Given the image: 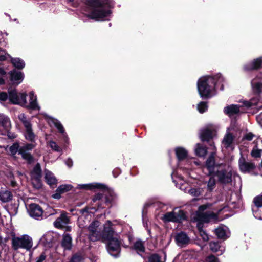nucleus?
I'll use <instances>...</instances> for the list:
<instances>
[{
    "mask_svg": "<svg viewBox=\"0 0 262 262\" xmlns=\"http://www.w3.org/2000/svg\"><path fill=\"white\" fill-rule=\"evenodd\" d=\"M206 185L204 188L207 192H212L215 188L216 180L213 176H211L208 181H206L205 183Z\"/></svg>",
    "mask_w": 262,
    "mask_h": 262,
    "instance_id": "nucleus-36",
    "label": "nucleus"
},
{
    "mask_svg": "<svg viewBox=\"0 0 262 262\" xmlns=\"http://www.w3.org/2000/svg\"><path fill=\"white\" fill-rule=\"evenodd\" d=\"M262 150L257 148V146L253 148L251 151V155L253 157L258 158L260 157L261 155Z\"/></svg>",
    "mask_w": 262,
    "mask_h": 262,
    "instance_id": "nucleus-52",
    "label": "nucleus"
},
{
    "mask_svg": "<svg viewBox=\"0 0 262 262\" xmlns=\"http://www.w3.org/2000/svg\"><path fill=\"white\" fill-rule=\"evenodd\" d=\"M73 188L70 184H63L60 185L56 189V193L52 195V198L55 199H59L61 195L70 190Z\"/></svg>",
    "mask_w": 262,
    "mask_h": 262,
    "instance_id": "nucleus-24",
    "label": "nucleus"
},
{
    "mask_svg": "<svg viewBox=\"0 0 262 262\" xmlns=\"http://www.w3.org/2000/svg\"><path fill=\"white\" fill-rule=\"evenodd\" d=\"M199 233L204 241H207L208 240V235L205 231L203 230H200V231H199Z\"/></svg>",
    "mask_w": 262,
    "mask_h": 262,
    "instance_id": "nucleus-57",
    "label": "nucleus"
},
{
    "mask_svg": "<svg viewBox=\"0 0 262 262\" xmlns=\"http://www.w3.org/2000/svg\"><path fill=\"white\" fill-rule=\"evenodd\" d=\"M14 175L16 178L19 179V180H21V177L24 176L23 173L19 171H16Z\"/></svg>",
    "mask_w": 262,
    "mask_h": 262,
    "instance_id": "nucleus-62",
    "label": "nucleus"
},
{
    "mask_svg": "<svg viewBox=\"0 0 262 262\" xmlns=\"http://www.w3.org/2000/svg\"><path fill=\"white\" fill-rule=\"evenodd\" d=\"M48 144L54 151L60 152H62V149L54 141H50L48 142Z\"/></svg>",
    "mask_w": 262,
    "mask_h": 262,
    "instance_id": "nucleus-46",
    "label": "nucleus"
},
{
    "mask_svg": "<svg viewBox=\"0 0 262 262\" xmlns=\"http://www.w3.org/2000/svg\"><path fill=\"white\" fill-rule=\"evenodd\" d=\"M254 206L252 211L255 218L262 220V195L255 197L253 201Z\"/></svg>",
    "mask_w": 262,
    "mask_h": 262,
    "instance_id": "nucleus-17",
    "label": "nucleus"
},
{
    "mask_svg": "<svg viewBox=\"0 0 262 262\" xmlns=\"http://www.w3.org/2000/svg\"><path fill=\"white\" fill-rule=\"evenodd\" d=\"M103 227L101 238L103 241L112 237L118 236L117 231L120 226L117 223L116 221H107L104 224Z\"/></svg>",
    "mask_w": 262,
    "mask_h": 262,
    "instance_id": "nucleus-8",
    "label": "nucleus"
},
{
    "mask_svg": "<svg viewBox=\"0 0 262 262\" xmlns=\"http://www.w3.org/2000/svg\"><path fill=\"white\" fill-rule=\"evenodd\" d=\"M186 219L184 212L177 208H175L171 212L166 213L162 217L164 222H180Z\"/></svg>",
    "mask_w": 262,
    "mask_h": 262,
    "instance_id": "nucleus-9",
    "label": "nucleus"
},
{
    "mask_svg": "<svg viewBox=\"0 0 262 262\" xmlns=\"http://www.w3.org/2000/svg\"><path fill=\"white\" fill-rule=\"evenodd\" d=\"M230 129L229 128L227 129L226 134L224 137L222 143L223 148L232 150L234 148V136L230 132Z\"/></svg>",
    "mask_w": 262,
    "mask_h": 262,
    "instance_id": "nucleus-18",
    "label": "nucleus"
},
{
    "mask_svg": "<svg viewBox=\"0 0 262 262\" xmlns=\"http://www.w3.org/2000/svg\"><path fill=\"white\" fill-rule=\"evenodd\" d=\"M0 103L3 105L5 103H9V95H8L6 92H1Z\"/></svg>",
    "mask_w": 262,
    "mask_h": 262,
    "instance_id": "nucleus-47",
    "label": "nucleus"
},
{
    "mask_svg": "<svg viewBox=\"0 0 262 262\" xmlns=\"http://www.w3.org/2000/svg\"><path fill=\"white\" fill-rule=\"evenodd\" d=\"M46 259V255L44 254H41L40 256L37 258L36 262H44Z\"/></svg>",
    "mask_w": 262,
    "mask_h": 262,
    "instance_id": "nucleus-61",
    "label": "nucleus"
},
{
    "mask_svg": "<svg viewBox=\"0 0 262 262\" xmlns=\"http://www.w3.org/2000/svg\"><path fill=\"white\" fill-rule=\"evenodd\" d=\"M210 250L214 252L217 251H221V254H222L225 251L224 247H221L220 244L218 242H211L209 244Z\"/></svg>",
    "mask_w": 262,
    "mask_h": 262,
    "instance_id": "nucleus-40",
    "label": "nucleus"
},
{
    "mask_svg": "<svg viewBox=\"0 0 262 262\" xmlns=\"http://www.w3.org/2000/svg\"><path fill=\"white\" fill-rule=\"evenodd\" d=\"M8 58L11 59V62L13 66L17 69H23L25 66L24 61L19 58H12L10 55Z\"/></svg>",
    "mask_w": 262,
    "mask_h": 262,
    "instance_id": "nucleus-34",
    "label": "nucleus"
},
{
    "mask_svg": "<svg viewBox=\"0 0 262 262\" xmlns=\"http://www.w3.org/2000/svg\"><path fill=\"white\" fill-rule=\"evenodd\" d=\"M251 85L253 92L259 94L262 90V82L257 81L256 79H253L251 81Z\"/></svg>",
    "mask_w": 262,
    "mask_h": 262,
    "instance_id": "nucleus-41",
    "label": "nucleus"
},
{
    "mask_svg": "<svg viewBox=\"0 0 262 262\" xmlns=\"http://www.w3.org/2000/svg\"><path fill=\"white\" fill-rule=\"evenodd\" d=\"M215 135L214 127L212 125H208L200 131V137L203 141H209Z\"/></svg>",
    "mask_w": 262,
    "mask_h": 262,
    "instance_id": "nucleus-16",
    "label": "nucleus"
},
{
    "mask_svg": "<svg viewBox=\"0 0 262 262\" xmlns=\"http://www.w3.org/2000/svg\"><path fill=\"white\" fill-rule=\"evenodd\" d=\"M33 143L24 144L19 148V155L29 163H31L33 161V157L28 152L29 151L31 150L35 147V144Z\"/></svg>",
    "mask_w": 262,
    "mask_h": 262,
    "instance_id": "nucleus-14",
    "label": "nucleus"
},
{
    "mask_svg": "<svg viewBox=\"0 0 262 262\" xmlns=\"http://www.w3.org/2000/svg\"><path fill=\"white\" fill-rule=\"evenodd\" d=\"M210 147L212 152L207 159L204 168L207 169L209 175L213 176L221 167H223V165L222 164L215 162V161L214 156L216 152V147L213 142L210 144Z\"/></svg>",
    "mask_w": 262,
    "mask_h": 262,
    "instance_id": "nucleus-6",
    "label": "nucleus"
},
{
    "mask_svg": "<svg viewBox=\"0 0 262 262\" xmlns=\"http://www.w3.org/2000/svg\"><path fill=\"white\" fill-rule=\"evenodd\" d=\"M176 175V174L173 172L172 173L171 177L173 179V182L175 183L176 187L182 190L186 191L187 184L183 180V178L182 176H179L175 178Z\"/></svg>",
    "mask_w": 262,
    "mask_h": 262,
    "instance_id": "nucleus-29",
    "label": "nucleus"
},
{
    "mask_svg": "<svg viewBox=\"0 0 262 262\" xmlns=\"http://www.w3.org/2000/svg\"><path fill=\"white\" fill-rule=\"evenodd\" d=\"M262 64V59L258 58L254 59L252 62H249L244 66V69L246 71L257 69L261 67Z\"/></svg>",
    "mask_w": 262,
    "mask_h": 262,
    "instance_id": "nucleus-33",
    "label": "nucleus"
},
{
    "mask_svg": "<svg viewBox=\"0 0 262 262\" xmlns=\"http://www.w3.org/2000/svg\"><path fill=\"white\" fill-rule=\"evenodd\" d=\"M224 78L220 74L214 77L206 76L199 79L197 83L198 91L202 98H209L215 94V88L224 89L222 82Z\"/></svg>",
    "mask_w": 262,
    "mask_h": 262,
    "instance_id": "nucleus-2",
    "label": "nucleus"
},
{
    "mask_svg": "<svg viewBox=\"0 0 262 262\" xmlns=\"http://www.w3.org/2000/svg\"><path fill=\"white\" fill-rule=\"evenodd\" d=\"M213 176L217 177L218 181L220 183L227 184L232 181V171L229 167L223 169V167H221Z\"/></svg>",
    "mask_w": 262,
    "mask_h": 262,
    "instance_id": "nucleus-11",
    "label": "nucleus"
},
{
    "mask_svg": "<svg viewBox=\"0 0 262 262\" xmlns=\"http://www.w3.org/2000/svg\"><path fill=\"white\" fill-rule=\"evenodd\" d=\"M8 34L7 33H3L0 32V42H2L5 41L4 36H7Z\"/></svg>",
    "mask_w": 262,
    "mask_h": 262,
    "instance_id": "nucleus-63",
    "label": "nucleus"
},
{
    "mask_svg": "<svg viewBox=\"0 0 262 262\" xmlns=\"http://www.w3.org/2000/svg\"><path fill=\"white\" fill-rule=\"evenodd\" d=\"M31 178L41 177V169L39 163H37L34 167L31 172Z\"/></svg>",
    "mask_w": 262,
    "mask_h": 262,
    "instance_id": "nucleus-42",
    "label": "nucleus"
},
{
    "mask_svg": "<svg viewBox=\"0 0 262 262\" xmlns=\"http://www.w3.org/2000/svg\"><path fill=\"white\" fill-rule=\"evenodd\" d=\"M10 79L13 84L18 85L20 84L24 78V75L23 72L14 69L9 73Z\"/></svg>",
    "mask_w": 262,
    "mask_h": 262,
    "instance_id": "nucleus-22",
    "label": "nucleus"
},
{
    "mask_svg": "<svg viewBox=\"0 0 262 262\" xmlns=\"http://www.w3.org/2000/svg\"><path fill=\"white\" fill-rule=\"evenodd\" d=\"M204 262H220V261L217 257L211 255L205 258Z\"/></svg>",
    "mask_w": 262,
    "mask_h": 262,
    "instance_id": "nucleus-56",
    "label": "nucleus"
},
{
    "mask_svg": "<svg viewBox=\"0 0 262 262\" xmlns=\"http://www.w3.org/2000/svg\"><path fill=\"white\" fill-rule=\"evenodd\" d=\"M18 119L23 123L24 127L31 124L30 120L28 119L24 114H20L18 115Z\"/></svg>",
    "mask_w": 262,
    "mask_h": 262,
    "instance_id": "nucleus-50",
    "label": "nucleus"
},
{
    "mask_svg": "<svg viewBox=\"0 0 262 262\" xmlns=\"http://www.w3.org/2000/svg\"><path fill=\"white\" fill-rule=\"evenodd\" d=\"M83 216H80L79 217L78 222L79 227L80 228H84L85 227V225L83 224V223H82V222H83Z\"/></svg>",
    "mask_w": 262,
    "mask_h": 262,
    "instance_id": "nucleus-59",
    "label": "nucleus"
},
{
    "mask_svg": "<svg viewBox=\"0 0 262 262\" xmlns=\"http://www.w3.org/2000/svg\"><path fill=\"white\" fill-rule=\"evenodd\" d=\"M12 246L15 250L24 249L27 251H29L33 246L32 238L27 234L13 237L12 238Z\"/></svg>",
    "mask_w": 262,
    "mask_h": 262,
    "instance_id": "nucleus-5",
    "label": "nucleus"
},
{
    "mask_svg": "<svg viewBox=\"0 0 262 262\" xmlns=\"http://www.w3.org/2000/svg\"><path fill=\"white\" fill-rule=\"evenodd\" d=\"M77 188L85 190H93L95 189H104L106 186L101 183H92L85 184H78Z\"/></svg>",
    "mask_w": 262,
    "mask_h": 262,
    "instance_id": "nucleus-27",
    "label": "nucleus"
},
{
    "mask_svg": "<svg viewBox=\"0 0 262 262\" xmlns=\"http://www.w3.org/2000/svg\"><path fill=\"white\" fill-rule=\"evenodd\" d=\"M103 198V196L100 193H98V194H97L94 197V198L93 199V200L94 202H96L98 200H101Z\"/></svg>",
    "mask_w": 262,
    "mask_h": 262,
    "instance_id": "nucleus-60",
    "label": "nucleus"
},
{
    "mask_svg": "<svg viewBox=\"0 0 262 262\" xmlns=\"http://www.w3.org/2000/svg\"><path fill=\"white\" fill-rule=\"evenodd\" d=\"M74 7L79 6L80 3L84 5L82 8L83 14L96 21H105L111 16V10L114 5L113 0H67Z\"/></svg>",
    "mask_w": 262,
    "mask_h": 262,
    "instance_id": "nucleus-1",
    "label": "nucleus"
},
{
    "mask_svg": "<svg viewBox=\"0 0 262 262\" xmlns=\"http://www.w3.org/2000/svg\"><path fill=\"white\" fill-rule=\"evenodd\" d=\"M8 56H10L5 50H3L0 48V61H4L7 59Z\"/></svg>",
    "mask_w": 262,
    "mask_h": 262,
    "instance_id": "nucleus-53",
    "label": "nucleus"
},
{
    "mask_svg": "<svg viewBox=\"0 0 262 262\" xmlns=\"http://www.w3.org/2000/svg\"><path fill=\"white\" fill-rule=\"evenodd\" d=\"M204 189L202 187L191 188L188 190V193L192 196H199L204 192Z\"/></svg>",
    "mask_w": 262,
    "mask_h": 262,
    "instance_id": "nucleus-43",
    "label": "nucleus"
},
{
    "mask_svg": "<svg viewBox=\"0 0 262 262\" xmlns=\"http://www.w3.org/2000/svg\"><path fill=\"white\" fill-rule=\"evenodd\" d=\"M243 105L247 108H251L258 110L262 108V101H260L258 97H256L250 99L248 101H243Z\"/></svg>",
    "mask_w": 262,
    "mask_h": 262,
    "instance_id": "nucleus-20",
    "label": "nucleus"
},
{
    "mask_svg": "<svg viewBox=\"0 0 262 262\" xmlns=\"http://www.w3.org/2000/svg\"><path fill=\"white\" fill-rule=\"evenodd\" d=\"M175 239L177 245L183 247L188 245L190 242V238L184 232H180L177 234Z\"/></svg>",
    "mask_w": 262,
    "mask_h": 262,
    "instance_id": "nucleus-25",
    "label": "nucleus"
},
{
    "mask_svg": "<svg viewBox=\"0 0 262 262\" xmlns=\"http://www.w3.org/2000/svg\"><path fill=\"white\" fill-rule=\"evenodd\" d=\"M49 122L52 123L57 129L58 132L61 134L63 139L67 142L68 139V135L60 122L55 118L51 117L49 119Z\"/></svg>",
    "mask_w": 262,
    "mask_h": 262,
    "instance_id": "nucleus-23",
    "label": "nucleus"
},
{
    "mask_svg": "<svg viewBox=\"0 0 262 262\" xmlns=\"http://www.w3.org/2000/svg\"><path fill=\"white\" fill-rule=\"evenodd\" d=\"M19 146L18 143H14L12 146L9 147V151L13 156H15L17 152L19 154Z\"/></svg>",
    "mask_w": 262,
    "mask_h": 262,
    "instance_id": "nucleus-48",
    "label": "nucleus"
},
{
    "mask_svg": "<svg viewBox=\"0 0 262 262\" xmlns=\"http://www.w3.org/2000/svg\"><path fill=\"white\" fill-rule=\"evenodd\" d=\"M9 95V103L18 104L21 106L26 105V94L18 93L15 89H9L8 91Z\"/></svg>",
    "mask_w": 262,
    "mask_h": 262,
    "instance_id": "nucleus-10",
    "label": "nucleus"
},
{
    "mask_svg": "<svg viewBox=\"0 0 262 262\" xmlns=\"http://www.w3.org/2000/svg\"><path fill=\"white\" fill-rule=\"evenodd\" d=\"M24 136L28 141L31 142H35L36 135L32 130V124L25 127Z\"/></svg>",
    "mask_w": 262,
    "mask_h": 262,
    "instance_id": "nucleus-32",
    "label": "nucleus"
},
{
    "mask_svg": "<svg viewBox=\"0 0 262 262\" xmlns=\"http://www.w3.org/2000/svg\"><path fill=\"white\" fill-rule=\"evenodd\" d=\"M215 233L218 238L224 240L227 239L230 235V232L227 227L220 226L215 230Z\"/></svg>",
    "mask_w": 262,
    "mask_h": 262,
    "instance_id": "nucleus-28",
    "label": "nucleus"
},
{
    "mask_svg": "<svg viewBox=\"0 0 262 262\" xmlns=\"http://www.w3.org/2000/svg\"><path fill=\"white\" fill-rule=\"evenodd\" d=\"M29 215L36 220H40L43 218V209L38 204H31L28 207Z\"/></svg>",
    "mask_w": 262,
    "mask_h": 262,
    "instance_id": "nucleus-15",
    "label": "nucleus"
},
{
    "mask_svg": "<svg viewBox=\"0 0 262 262\" xmlns=\"http://www.w3.org/2000/svg\"><path fill=\"white\" fill-rule=\"evenodd\" d=\"M16 179H17L14 175V174L10 173L9 176V180L10 182V185L15 187L17 186V183L16 181Z\"/></svg>",
    "mask_w": 262,
    "mask_h": 262,
    "instance_id": "nucleus-54",
    "label": "nucleus"
},
{
    "mask_svg": "<svg viewBox=\"0 0 262 262\" xmlns=\"http://www.w3.org/2000/svg\"><path fill=\"white\" fill-rule=\"evenodd\" d=\"M12 194L11 191L7 190H0V201L6 203L12 199Z\"/></svg>",
    "mask_w": 262,
    "mask_h": 262,
    "instance_id": "nucleus-35",
    "label": "nucleus"
},
{
    "mask_svg": "<svg viewBox=\"0 0 262 262\" xmlns=\"http://www.w3.org/2000/svg\"><path fill=\"white\" fill-rule=\"evenodd\" d=\"M211 204L207 203L199 206L198 211V223L197 228L199 232L203 230V223L216 222L219 221L217 215L212 211L204 212L211 206Z\"/></svg>",
    "mask_w": 262,
    "mask_h": 262,
    "instance_id": "nucleus-4",
    "label": "nucleus"
},
{
    "mask_svg": "<svg viewBox=\"0 0 262 262\" xmlns=\"http://www.w3.org/2000/svg\"><path fill=\"white\" fill-rule=\"evenodd\" d=\"M69 222V218L67 216L66 213H62L60 216L58 217L54 222L55 227L62 228Z\"/></svg>",
    "mask_w": 262,
    "mask_h": 262,
    "instance_id": "nucleus-30",
    "label": "nucleus"
},
{
    "mask_svg": "<svg viewBox=\"0 0 262 262\" xmlns=\"http://www.w3.org/2000/svg\"><path fill=\"white\" fill-rule=\"evenodd\" d=\"M70 262H83V259L81 256L75 254L72 257Z\"/></svg>",
    "mask_w": 262,
    "mask_h": 262,
    "instance_id": "nucleus-55",
    "label": "nucleus"
},
{
    "mask_svg": "<svg viewBox=\"0 0 262 262\" xmlns=\"http://www.w3.org/2000/svg\"><path fill=\"white\" fill-rule=\"evenodd\" d=\"M238 165L241 171L244 173L249 172L255 167L253 163L246 162L245 158L242 156L239 159Z\"/></svg>",
    "mask_w": 262,
    "mask_h": 262,
    "instance_id": "nucleus-19",
    "label": "nucleus"
},
{
    "mask_svg": "<svg viewBox=\"0 0 262 262\" xmlns=\"http://www.w3.org/2000/svg\"><path fill=\"white\" fill-rule=\"evenodd\" d=\"M195 152L196 156L199 157H204L206 155L207 149L203 147L201 144L198 143L195 148Z\"/></svg>",
    "mask_w": 262,
    "mask_h": 262,
    "instance_id": "nucleus-39",
    "label": "nucleus"
},
{
    "mask_svg": "<svg viewBox=\"0 0 262 262\" xmlns=\"http://www.w3.org/2000/svg\"><path fill=\"white\" fill-rule=\"evenodd\" d=\"M45 179L47 183L52 188L56 187L57 180L54 174L48 170H45Z\"/></svg>",
    "mask_w": 262,
    "mask_h": 262,
    "instance_id": "nucleus-26",
    "label": "nucleus"
},
{
    "mask_svg": "<svg viewBox=\"0 0 262 262\" xmlns=\"http://www.w3.org/2000/svg\"><path fill=\"white\" fill-rule=\"evenodd\" d=\"M72 237L69 234H64L62 246L65 249L70 250L72 247Z\"/></svg>",
    "mask_w": 262,
    "mask_h": 262,
    "instance_id": "nucleus-37",
    "label": "nucleus"
},
{
    "mask_svg": "<svg viewBox=\"0 0 262 262\" xmlns=\"http://www.w3.org/2000/svg\"><path fill=\"white\" fill-rule=\"evenodd\" d=\"M11 126L9 118L3 114H0V131L2 132V134L5 135L7 133L10 138H15V136L10 135L9 130Z\"/></svg>",
    "mask_w": 262,
    "mask_h": 262,
    "instance_id": "nucleus-13",
    "label": "nucleus"
},
{
    "mask_svg": "<svg viewBox=\"0 0 262 262\" xmlns=\"http://www.w3.org/2000/svg\"><path fill=\"white\" fill-rule=\"evenodd\" d=\"M57 211L51 207H48L45 211L43 210V216L47 217L49 216L55 214Z\"/></svg>",
    "mask_w": 262,
    "mask_h": 262,
    "instance_id": "nucleus-49",
    "label": "nucleus"
},
{
    "mask_svg": "<svg viewBox=\"0 0 262 262\" xmlns=\"http://www.w3.org/2000/svg\"><path fill=\"white\" fill-rule=\"evenodd\" d=\"M41 178V177L31 178V182L34 188L39 189L41 187L42 183Z\"/></svg>",
    "mask_w": 262,
    "mask_h": 262,
    "instance_id": "nucleus-45",
    "label": "nucleus"
},
{
    "mask_svg": "<svg viewBox=\"0 0 262 262\" xmlns=\"http://www.w3.org/2000/svg\"><path fill=\"white\" fill-rule=\"evenodd\" d=\"M107 241L106 248L109 254L114 257H119L121 251V240L118 236L112 237L104 239Z\"/></svg>",
    "mask_w": 262,
    "mask_h": 262,
    "instance_id": "nucleus-7",
    "label": "nucleus"
},
{
    "mask_svg": "<svg viewBox=\"0 0 262 262\" xmlns=\"http://www.w3.org/2000/svg\"><path fill=\"white\" fill-rule=\"evenodd\" d=\"M66 164L68 165V166H69V167H71L73 165V161H72V159H68L66 161Z\"/></svg>",
    "mask_w": 262,
    "mask_h": 262,
    "instance_id": "nucleus-64",
    "label": "nucleus"
},
{
    "mask_svg": "<svg viewBox=\"0 0 262 262\" xmlns=\"http://www.w3.org/2000/svg\"><path fill=\"white\" fill-rule=\"evenodd\" d=\"M175 152L178 158V167L186 170L189 177L195 179L196 177L191 175L189 171L194 168L195 166H201V163L194 158L189 157L187 150L183 147L176 148Z\"/></svg>",
    "mask_w": 262,
    "mask_h": 262,
    "instance_id": "nucleus-3",
    "label": "nucleus"
},
{
    "mask_svg": "<svg viewBox=\"0 0 262 262\" xmlns=\"http://www.w3.org/2000/svg\"><path fill=\"white\" fill-rule=\"evenodd\" d=\"M133 249L138 254L144 252L145 246L144 242L140 239L136 241L134 244Z\"/></svg>",
    "mask_w": 262,
    "mask_h": 262,
    "instance_id": "nucleus-38",
    "label": "nucleus"
},
{
    "mask_svg": "<svg viewBox=\"0 0 262 262\" xmlns=\"http://www.w3.org/2000/svg\"><path fill=\"white\" fill-rule=\"evenodd\" d=\"M29 103H28L26 101V105H22V106L26 108L31 109L33 110H39L40 106L37 103V96L35 95L33 91H31L29 94Z\"/></svg>",
    "mask_w": 262,
    "mask_h": 262,
    "instance_id": "nucleus-21",
    "label": "nucleus"
},
{
    "mask_svg": "<svg viewBox=\"0 0 262 262\" xmlns=\"http://www.w3.org/2000/svg\"><path fill=\"white\" fill-rule=\"evenodd\" d=\"M240 107L241 106L237 104L229 105L224 107V112L231 117L238 113L240 112Z\"/></svg>",
    "mask_w": 262,
    "mask_h": 262,
    "instance_id": "nucleus-31",
    "label": "nucleus"
},
{
    "mask_svg": "<svg viewBox=\"0 0 262 262\" xmlns=\"http://www.w3.org/2000/svg\"><path fill=\"white\" fill-rule=\"evenodd\" d=\"M254 136H255V135L253 133H252L251 132H249V133H246L244 135L243 138L248 141H251L252 140V139L253 138V137Z\"/></svg>",
    "mask_w": 262,
    "mask_h": 262,
    "instance_id": "nucleus-58",
    "label": "nucleus"
},
{
    "mask_svg": "<svg viewBox=\"0 0 262 262\" xmlns=\"http://www.w3.org/2000/svg\"><path fill=\"white\" fill-rule=\"evenodd\" d=\"M164 257L163 258V260L162 259V258L160 256L157 254H154L151 255L148 258L149 262H164L165 260V254L163 253Z\"/></svg>",
    "mask_w": 262,
    "mask_h": 262,
    "instance_id": "nucleus-44",
    "label": "nucleus"
},
{
    "mask_svg": "<svg viewBox=\"0 0 262 262\" xmlns=\"http://www.w3.org/2000/svg\"><path fill=\"white\" fill-rule=\"evenodd\" d=\"M99 222L95 221L93 222L88 227L90 231L89 238L92 241L101 240L102 233L98 230Z\"/></svg>",
    "mask_w": 262,
    "mask_h": 262,
    "instance_id": "nucleus-12",
    "label": "nucleus"
},
{
    "mask_svg": "<svg viewBox=\"0 0 262 262\" xmlns=\"http://www.w3.org/2000/svg\"><path fill=\"white\" fill-rule=\"evenodd\" d=\"M197 109L200 113H203L208 109V105L206 102H201L197 106Z\"/></svg>",
    "mask_w": 262,
    "mask_h": 262,
    "instance_id": "nucleus-51",
    "label": "nucleus"
}]
</instances>
